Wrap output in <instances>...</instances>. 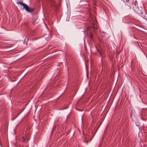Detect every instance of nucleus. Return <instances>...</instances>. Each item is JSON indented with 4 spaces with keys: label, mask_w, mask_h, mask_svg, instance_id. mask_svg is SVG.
Masks as SVG:
<instances>
[{
    "label": "nucleus",
    "mask_w": 147,
    "mask_h": 147,
    "mask_svg": "<svg viewBox=\"0 0 147 147\" xmlns=\"http://www.w3.org/2000/svg\"><path fill=\"white\" fill-rule=\"evenodd\" d=\"M17 3L18 4H20L21 5L23 6L24 8L28 12H31L34 10L33 9L30 8L27 5L22 2L19 1L17 2Z\"/></svg>",
    "instance_id": "1"
},
{
    "label": "nucleus",
    "mask_w": 147,
    "mask_h": 147,
    "mask_svg": "<svg viewBox=\"0 0 147 147\" xmlns=\"http://www.w3.org/2000/svg\"><path fill=\"white\" fill-rule=\"evenodd\" d=\"M29 136L28 134H27L26 135L23 136L22 137V141L24 142H28L29 140Z\"/></svg>",
    "instance_id": "2"
},
{
    "label": "nucleus",
    "mask_w": 147,
    "mask_h": 147,
    "mask_svg": "<svg viewBox=\"0 0 147 147\" xmlns=\"http://www.w3.org/2000/svg\"><path fill=\"white\" fill-rule=\"evenodd\" d=\"M131 117L132 118V119H133L134 118H136V115H135L133 111L131 112Z\"/></svg>",
    "instance_id": "3"
},
{
    "label": "nucleus",
    "mask_w": 147,
    "mask_h": 147,
    "mask_svg": "<svg viewBox=\"0 0 147 147\" xmlns=\"http://www.w3.org/2000/svg\"><path fill=\"white\" fill-rule=\"evenodd\" d=\"M124 1H126V2H129V0H124Z\"/></svg>",
    "instance_id": "4"
},
{
    "label": "nucleus",
    "mask_w": 147,
    "mask_h": 147,
    "mask_svg": "<svg viewBox=\"0 0 147 147\" xmlns=\"http://www.w3.org/2000/svg\"><path fill=\"white\" fill-rule=\"evenodd\" d=\"M90 37L91 38L92 37V35L91 34L90 35Z\"/></svg>",
    "instance_id": "5"
},
{
    "label": "nucleus",
    "mask_w": 147,
    "mask_h": 147,
    "mask_svg": "<svg viewBox=\"0 0 147 147\" xmlns=\"http://www.w3.org/2000/svg\"><path fill=\"white\" fill-rule=\"evenodd\" d=\"M145 19L147 21V18H145Z\"/></svg>",
    "instance_id": "6"
}]
</instances>
